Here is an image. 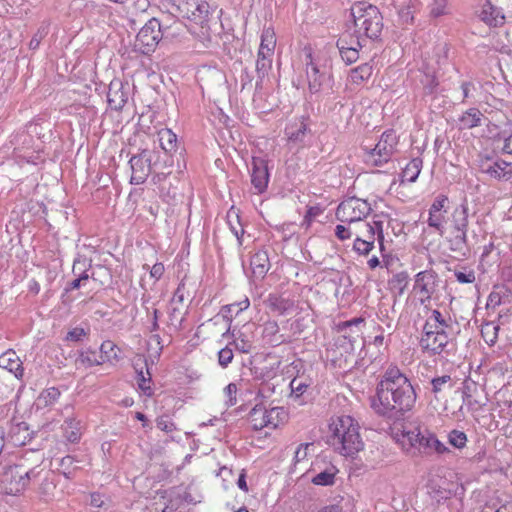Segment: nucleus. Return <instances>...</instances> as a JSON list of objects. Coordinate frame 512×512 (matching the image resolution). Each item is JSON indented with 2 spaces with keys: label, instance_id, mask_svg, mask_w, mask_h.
<instances>
[{
  "label": "nucleus",
  "instance_id": "nucleus-58",
  "mask_svg": "<svg viewBox=\"0 0 512 512\" xmlns=\"http://www.w3.org/2000/svg\"><path fill=\"white\" fill-rule=\"evenodd\" d=\"M449 203V199L445 194H439L435 197L433 203L431 204L428 212H443L447 213V204Z\"/></svg>",
  "mask_w": 512,
  "mask_h": 512
},
{
  "label": "nucleus",
  "instance_id": "nucleus-13",
  "mask_svg": "<svg viewBox=\"0 0 512 512\" xmlns=\"http://www.w3.org/2000/svg\"><path fill=\"white\" fill-rule=\"evenodd\" d=\"M420 347L423 351H427L430 355H445L449 356L455 351L454 343L449 339L448 334L444 328L435 329V334L426 340L420 341Z\"/></svg>",
  "mask_w": 512,
  "mask_h": 512
},
{
  "label": "nucleus",
  "instance_id": "nucleus-44",
  "mask_svg": "<svg viewBox=\"0 0 512 512\" xmlns=\"http://www.w3.org/2000/svg\"><path fill=\"white\" fill-rule=\"evenodd\" d=\"M50 29V21L44 20L41 22L36 33L32 36L29 42V48L35 50L39 47L41 41L48 35Z\"/></svg>",
  "mask_w": 512,
  "mask_h": 512
},
{
  "label": "nucleus",
  "instance_id": "nucleus-6",
  "mask_svg": "<svg viewBox=\"0 0 512 512\" xmlns=\"http://www.w3.org/2000/svg\"><path fill=\"white\" fill-rule=\"evenodd\" d=\"M406 442H403V449L411 457L420 455L429 456L434 452L443 454L448 452V448L440 442L435 434L428 430L421 431L419 428L406 432L404 435Z\"/></svg>",
  "mask_w": 512,
  "mask_h": 512
},
{
  "label": "nucleus",
  "instance_id": "nucleus-63",
  "mask_svg": "<svg viewBox=\"0 0 512 512\" xmlns=\"http://www.w3.org/2000/svg\"><path fill=\"white\" fill-rule=\"evenodd\" d=\"M447 0H433L430 6V15L434 18L445 14Z\"/></svg>",
  "mask_w": 512,
  "mask_h": 512
},
{
  "label": "nucleus",
  "instance_id": "nucleus-27",
  "mask_svg": "<svg viewBox=\"0 0 512 512\" xmlns=\"http://www.w3.org/2000/svg\"><path fill=\"white\" fill-rule=\"evenodd\" d=\"M248 421L251 427L255 431L262 430L265 427H269V416H267V409L261 405H255L248 414Z\"/></svg>",
  "mask_w": 512,
  "mask_h": 512
},
{
  "label": "nucleus",
  "instance_id": "nucleus-61",
  "mask_svg": "<svg viewBox=\"0 0 512 512\" xmlns=\"http://www.w3.org/2000/svg\"><path fill=\"white\" fill-rule=\"evenodd\" d=\"M233 357L232 349L226 346L218 352V363L221 367L226 368L232 362Z\"/></svg>",
  "mask_w": 512,
  "mask_h": 512
},
{
  "label": "nucleus",
  "instance_id": "nucleus-21",
  "mask_svg": "<svg viewBox=\"0 0 512 512\" xmlns=\"http://www.w3.org/2000/svg\"><path fill=\"white\" fill-rule=\"evenodd\" d=\"M479 18L491 27L501 26L505 22V16L502 10L494 6L490 0H485L479 12Z\"/></svg>",
  "mask_w": 512,
  "mask_h": 512
},
{
  "label": "nucleus",
  "instance_id": "nucleus-57",
  "mask_svg": "<svg viewBox=\"0 0 512 512\" xmlns=\"http://www.w3.org/2000/svg\"><path fill=\"white\" fill-rule=\"evenodd\" d=\"M284 411L281 407H273L267 410V416H269V428L275 429L279 426L280 422L283 421Z\"/></svg>",
  "mask_w": 512,
  "mask_h": 512
},
{
  "label": "nucleus",
  "instance_id": "nucleus-5",
  "mask_svg": "<svg viewBox=\"0 0 512 512\" xmlns=\"http://www.w3.org/2000/svg\"><path fill=\"white\" fill-rule=\"evenodd\" d=\"M333 425V444L341 445L339 447L341 454L353 456L363 448L359 425L351 416L339 417Z\"/></svg>",
  "mask_w": 512,
  "mask_h": 512
},
{
  "label": "nucleus",
  "instance_id": "nucleus-17",
  "mask_svg": "<svg viewBox=\"0 0 512 512\" xmlns=\"http://www.w3.org/2000/svg\"><path fill=\"white\" fill-rule=\"evenodd\" d=\"M312 384L313 380L310 376L304 373L297 374L289 384L291 390L290 398L299 405L305 404L311 395Z\"/></svg>",
  "mask_w": 512,
  "mask_h": 512
},
{
  "label": "nucleus",
  "instance_id": "nucleus-52",
  "mask_svg": "<svg viewBox=\"0 0 512 512\" xmlns=\"http://www.w3.org/2000/svg\"><path fill=\"white\" fill-rule=\"evenodd\" d=\"M376 217H377V215L374 216V218H376ZM363 228H365L366 231L369 230L368 228H371V230H372L371 232H373V237L375 238V235H377V240L379 241L381 249H383L384 248L383 222L381 220L374 219L372 224L364 223Z\"/></svg>",
  "mask_w": 512,
  "mask_h": 512
},
{
  "label": "nucleus",
  "instance_id": "nucleus-48",
  "mask_svg": "<svg viewBox=\"0 0 512 512\" xmlns=\"http://www.w3.org/2000/svg\"><path fill=\"white\" fill-rule=\"evenodd\" d=\"M76 362L81 363L85 367H92L103 363L96 351L90 349L82 351Z\"/></svg>",
  "mask_w": 512,
  "mask_h": 512
},
{
  "label": "nucleus",
  "instance_id": "nucleus-34",
  "mask_svg": "<svg viewBox=\"0 0 512 512\" xmlns=\"http://www.w3.org/2000/svg\"><path fill=\"white\" fill-rule=\"evenodd\" d=\"M422 165L423 161L420 157L413 158L402 171V182L404 180L410 183L415 182L421 172Z\"/></svg>",
  "mask_w": 512,
  "mask_h": 512
},
{
  "label": "nucleus",
  "instance_id": "nucleus-10",
  "mask_svg": "<svg viewBox=\"0 0 512 512\" xmlns=\"http://www.w3.org/2000/svg\"><path fill=\"white\" fill-rule=\"evenodd\" d=\"M44 461V453L40 450L26 451L20 458V470L23 472L21 489L26 490L33 482L40 480L44 469L42 463Z\"/></svg>",
  "mask_w": 512,
  "mask_h": 512
},
{
  "label": "nucleus",
  "instance_id": "nucleus-15",
  "mask_svg": "<svg viewBox=\"0 0 512 512\" xmlns=\"http://www.w3.org/2000/svg\"><path fill=\"white\" fill-rule=\"evenodd\" d=\"M480 169L481 172L498 181H508L512 179V163L506 162L500 158L495 161H492L489 157L481 160Z\"/></svg>",
  "mask_w": 512,
  "mask_h": 512
},
{
  "label": "nucleus",
  "instance_id": "nucleus-49",
  "mask_svg": "<svg viewBox=\"0 0 512 512\" xmlns=\"http://www.w3.org/2000/svg\"><path fill=\"white\" fill-rule=\"evenodd\" d=\"M445 214L443 212H429L427 224L429 227L434 228L441 235L444 232V224L446 223Z\"/></svg>",
  "mask_w": 512,
  "mask_h": 512
},
{
  "label": "nucleus",
  "instance_id": "nucleus-4",
  "mask_svg": "<svg viewBox=\"0 0 512 512\" xmlns=\"http://www.w3.org/2000/svg\"><path fill=\"white\" fill-rule=\"evenodd\" d=\"M469 207L466 199L454 208L450 216L451 236L448 238L449 249L460 257L471 254L467 231L469 226Z\"/></svg>",
  "mask_w": 512,
  "mask_h": 512
},
{
  "label": "nucleus",
  "instance_id": "nucleus-35",
  "mask_svg": "<svg viewBox=\"0 0 512 512\" xmlns=\"http://www.w3.org/2000/svg\"><path fill=\"white\" fill-rule=\"evenodd\" d=\"M250 306V301L247 297L239 302L228 304L222 307L221 313L223 318L229 323L232 322L233 313L237 316L240 312L246 310Z\"/></svg>",
  "mask_w": 512,
  "mask_h": 512
},
{
  "label": "nucleus",
  "instance_id": "nucleus-64",
  "mask_svg": "<svg viewBox=\"0 0 512 512\" xmlns=\"http://www.w3.org/2000/svg\"><path fill=\"white\" fill-rule=\"evenodd\" d=\"M156 426L164 432L170 433L176 430V425L167 417L161 416L156 419Z\"/></svg>",
  "mask_w": 512,
  "mask_h": 512
},
{
  "label": "nucleus",
  "instance_id": "nucleus-3",
  "mask_svg": "<svg viewBox=\"0 0 512 512\" xmlns=\"http://www.w3.org/2000/svg\"><path fill=\"white\" fill-rule=\"evenodd\" d=\"M353 29L366 38V41L381 40L384 28L383 16L379 8L365 1L356 2L350 8Z\"/></svg>",
  "mask_w": 512,
  "mask_h": 512
},
{
  "label": "nucleus",
  "instance_id": "nucleus-9",
  "mask_svg": "<svg viewBox=\"0 0 512 512\" xmlns=\"http://www.w3.org/2000/svg\"><path fill=\"white\" fill-rule=\"evenodd\" d=\"M398 144L393 130L385 131L374 148L366 152L365 161L372 166L380 167L388 163Z\"/></svg>",
  "mask_w": 512,
  "mask_h": 512
},
{
  "label": "nucleus",
  "instance_id": "nucleus-14",
  "mask_svg": "<svg viewBox=\"0 0 512 512\" xmlns=\"http://www.w3.org/2000/svg\"><path fill=\"white\" fill-rule=\"evenodd\" d=\"M307 58H309V62L306 63L308 88L311 93H318L330 80V74L326 67L321 68L313 61L311 53L307 55Z\"/></svg>",
  "mask_w": 512,
  "mask_h": 512
},
{
  "label": "nucleus",
  "instance_id": "nucleus-41",
  "mask_svg": "<svg viewBox=\"0 0 512 512\" xmlns=\"http://www.w3.org/2000/svg\"><path fill=\"white\" fill-rule=\"evenodd\" d=\"M368 229V239H362L360 235H357L353 245L354 250L362 255H368L369 252L374 247L375 238L373 237V232H371V228Z\"/></svg>",
  "mask_w": 512,
  "mask_h": 512
},
{
  "label": "nucleus",
  "instance_id": "nucleus-37",
  "mask_svg": "<svg viewBox=\"0 0 512 512\" xmlns=\"http://www.w3.org/2000/svg\"><path fill=\"white\" fill-rule=\"evenodd\" d=\"M363 322H364V319L359 317V318H354L349 321H345L340 325V330H342V331H344L348 328L351 330V333H349L348 335L345 334V335H343V337L345 339L349 340V343H350V346L352 349L354 346V342H356L357 338L360 337V330L358 329V325Z\"/></svg>",
  "mask_w": 512,
  "mask_h": 512
},
{
  "label": "nucleus",
  "instance_id": "nucleus-29",
  "mask_svg": "<svg viewBox=\"0 0 512 512\" xmlns=\"http://www.w3.org/2000/svg\"><path fill=\"white\" fill-rule=\"evenodd\" d=\"M263 338L266 339L271 346H279L287 342L285 336L279 334L278 323L274 320H270L264 323Z\"/></svg>",
  "mask_w": 512,
  "mask_h": 512
},
{
  "label": "nucleus",
  "instance_id": "nucleus-18",
  "mask_svg": "<svg viewBox=\"0 0 512 512\" xmlns=\"http://www.w3.org/2000/svg\"><path fill=\"white\" fill-rule=\"evenodd\" d=\"M251 183L257 193H263L268 186L269 172L267 160L261 157L252 158Z\"/></svg>",
  "mask_w": 512,
  "mask_h": 512
},
{
  "label": "nucleus",
  "instance_id": "nucleus-54",
  "mask_svg": "<svg viewBox=\"0 0 512 512\" xmlns=\"http://www.w3.org/2000/svg\"><path fill=\"white\" fill-rule=\"evenodd\" d=\"M236 330H231V327L229 326L227 331L223 334V337H226L228 334H231V336L234 338V345L237 350H239L242 353H248L252 347L251 343L245 339H240L239 337H236Z\"/></svg>",
  "mask_w": 512,
  "mask_h": 512
},
{
  "label": "nucleus",
  "instance_id": "nucleus-33",
  "mask_svg": "<svg viewBox=\"0 0 512 512\" xmlns=\"http://www.w3.org/2000/svg\"><path fill=\"white\" fill-rule=\"evenodd\" d=\"M309 131L310 129L308 128V125L303 120L296 122L285 129L288 139L293 142H303L307 132Z\"/></svg>",
  "mask_w": 512,
  "mask_h": 512
},
{
  "label": "nucleus",
  "instance_id": "nucleus-40",
  "mask_svg": "<svg viewBox=\"0 0 512 512\" xmlns=\"http://www.w3.org/2000/svg\"><path fill=\"white\" fill-rule=\"evenodd\" d=\"M272 59H273V57L256 60V74H257V80H256V84H255L256 90L262 89V82L272 68Z\"/></svg>",
  "mask_w": 512,
  "mask_h": 512
},
{
  "label": "nucleus",
  "instance_id": "nucleus-60",
  "mask_svg": "<svg viewBox=\"0 0 512 512\" xmlns=\"http://www.w3.org/2000/svg\"><path fill=\"white\" fill-rule=\"evenodd\" d=\"M338 50H339L342 60L348 65L355 63L360 57L359 51L361 49H356V48L351 49V47H346V48L338 49Z\"/></svg>",
  "mask_w": 512,
  "mask_h": 512
},
{
  "label": "nucleus",
  "instance_id": "nucleus-7",
  "mask_svg": "<svg viewBox=\"0 0 512 512\" xmlns=\"http://www.w3.org/2000/svg\"><path fill=\"white\" fill-rule=\"evenodd\" d=\"M179 10L185 17L200 25L201 41L207 45L212 42V34L208 25L211 17V6L206 0H183Z\"/></svg>",
  "mask_w": 512,
  "mask_h": 512
},
{
  "label": "nucleus",
  "instance_id": "nucleus-23",
  "mask_svg": "<svg viewBox=\"0 0 512 512\" xmlns=\"http://www.w3.org/2000/svg\"><path fill=\"white\" fill-rule=\"evenodd\" d=\"M33 434L26 422H19L11 427L9 437L15 446H23L33 438Z\"/></svg>",
  "mask_w": 512,
  "mask_h": 512
},
{
  "label": "nucleus",
  "instance_id": "nucleus-46",
  "mask_svg": "<svg viewBox=\"0 0 512 512\" xmlns=\"http://www.w3.org/2000/svg\"><path fill=\"white\" fill-rule=\"evenodd\" d=\"M118 347L112 341H104L100 346L99 358L104 363L105 361H112L118 359Z\"/></svg>",
  "mask_w": 512,
  "mask_h": 512
},
{
  "label": "nucleus",
  "instance_id": "nucleus-11",
  "mask_svg": "<svg viewBox=\"0 0 512 512\" xmlns=\"http://www.w3.org/2000/svg\"><path fill=\"white\" fill-rule=\"evenodd\" d=\"M372 211L370 204L363 199L350 197L342 201L336 209V218L343 223L361 221Z\"/></svg>",
  "mask_w": 512,
  "mask_h": 512
},
{
  "label": "nucleus",
  "instance_id": "nucleus-39",
  "mask_svg": "<svg viewBox=\"0 0 512 512\" xmlns=\"http://www.w3.org/2000/svg\"><path fill=\"white\" fill-rule=\"evenodd\" d=\"M63 429L65 432V438L71 443H77L80 440V422L73 418H67L64 421Z\"/></svg>",
  "mask_w": 512,
  "mask_h": 512
},
{
  "label": "nucleus",
  "instance_id": "nucleus-24",
  "mask_svg": "<svg viewBox=\"0 0 512 512\" xmlns=\"http://www.w3.org/2000/svg\"><path fill=\"white\" fill-rule=\"evenodd\" d=\"M368 41L363 36L359 35L353 29L352 32L346 30L337 40L336 46L338 49L351 47V49H362L366 47Z\"/></svg>",
  "mask_w": 512,
  "mask_h": 512
},
{
  "label": "nucleus",
  "instance_id": "nucleus-28",
  "mask_svg": "<svg viewBox=\"0 0 512 512\" xmlns=\"http://www.w3.org/2000/svg\"><path fill=\"white\" fill-rule=\"evenodd\" d=\"M266 306L273 313L284 315L294 307V302L277 294H269L265 301Z\"/></svg>",
  "mask_w": 512,
  "mask_h": 512
},
{
  "label": "nucleus",
  "instance_id": "nucleus-12",
  "mask_svg": "<svg viewBox=\"0 0 512 512\" xmlns=\"http://www.w3.org/2000/svg\"><path fill=\"white\" fill-rule=\"evenodd\" d=\"M186 294L187 296H190L189 292H186V277H184L178 284V287L169 302V325L173 326L175 330H181L183 328V322L185 321V316L188 312V306L184 305Z\"/></svg>",
  "mask_w": 512,
  "mask_h": 512
},
{
  "label": "nucleus",
  "instance_id": "nucleus-1",
  "mask_svg": "<svg viewBox=\"0 0 512 512\" xmlns=\"http://www.w3.org/2000/svg\"><path fill=\"white\" fill-rule=\"evenodd\" d=\"M417 393L410 379L396 365H390L380 376L371 408L379 417L397 422L411 412Z\"/></svg>",
  "mask_w": 512,
  "mask_h": 512
},
{
  "label": "nucleus",
  "instance_id": "nucleus-16",
  "mask_svg": "<svg viewBox=\"0 0 512 512\" xmlns=\"http://www.w3.org/2000/svg\"><path fill=\"white\" fill-rule=\"evenodd\" d=\"M130 92L129 84L119 79H114L109 84L107 101L112 110L121 111L128 101Z\"/></svg>",
  "mask_w": 512,
  "mask_h": 512
},
{
  "label": "nucleus",
  "instance_id": "nucleus-8",
  "mask_svg": "<svg viewBox=\"0 0 512 512\" xmlns=\"http://www.w3.org/2000/svg\"><path fill=\"white\" fill-rule=\"evenodd\" d=\"M163 24L156 19L151 18L140 29L134 43L135 51L143 55H149L154 52L159 42L163 39Z\"/></svg>",
  "mask_w": 512,
  "mask_h": 512
},
{
  "label": "nucleus",
  "instance_id": "nucleus-2",
  "mask_svg": "<svg viewBox=\"0 0 512 512\" xmlns=\"http://www.w3.org/2000/svg\"><path fill=\"white\" fill-rule=\"evenodd\" d=\"M131 169L130 183L141 185L152 175V182L157 185L161 196L168 199L176 197V188H166V180L172 174V160L169 156L162 158L161 152L156 149L143 148L129 159Z\"/></svg>",
  "mask_w": 512,
  "mask_h": 512
},
{
  "label": "nucleus",
  "instance_id": "nucleus-51",
  "mask_svg": "<svg viewBox=\"0 0 512 512\" xmlns=\"http://www.w3.org/2000/svg\"><path fill=\"white\" fill-rule=\"evenodd\" d=\"M448 442L453 447L462 449L466 446L467 436L463 431L454 429L448 434Z\"/></svg>",
  "mask_w": 512,
  "mask_h": 512
},
{
  "label": "nucleus",
  "instance_id": "nucleus-47",
  "mask_svg": "<svg viewBox=\"0 0 512 512\" xmlns=\"http://www.w3.org/2000/svg\"><path fill=\"white\" fill-rule=\"evenodd\" d=\"M74 457L67 455L60 460L59 463V471L67 478L72 479L75 476L76 470L79 469L78 466H75Z\"/></svg>",
  "mask_w": 512,
  "mask_h": 512
},
{
  "label": "nucleus",
  "instance_id": "nucleus-26",
  "mask_svg": "<svg viewBox=\"0 0 512 512\" xmlns=\"http://www.w3.org/2000/svg\"><path fill=\"white\" fill-rule=\"evenodd\" d=\"M250 266L255 276L263 278L270 269L267 251L259 250L251 256Z\"/></svg>",
  "mask_w": 512,
  "mask_h": 512
},
{
  "label": "nucleus",
  "instance_id": "nucleus-32",
  "mask_svg": "<svg viewBox=\"0 0 512 512\" xmlns=\"http://www.w3.org/2000/svg\"><path fill=\"white\" fill-rule=\"evenodd\" d=\"M431 505L438 509L439 512H449V500L451 499V491L446 489H437L433 491Z\"/></svg>",
  "mask_w": 512,
  "mask_h": 512
},
{
  "label": "nucleus",
  "instance_id": "nucleus-62",
  "mask_svg": "<svg viewBox=\"0 0 512 512\" xmlns=\"http://www.w3.org/2000/svg\"><path fill=\"white\" fill-rule=\"evenodd\" d=\"M8 380H10L9 374L0 370V400L7 397V394L12 391V388L7 384Z\"/></svg>",
  "mask_w": 512,
  "mask_h": 512
},
{
  "label": "nucleus",
  "instance_id": "nucleus-30",
  "mask_svg": "<svg viewBox=\"0 0 512 512\" xmlns=\"http://www.w3.org/2000/svg\"><path fill=\"white\" fill-rule=\"evenodd\" d=\"M338 473V469L329 464L323 471L315 474L311 478V482L317 486H331L335 482L336 474Z\"/></svg>",
  "mask_w": 512,
  "mask_h": 512
},
{
  "label": "nucleus",
  "instance_id": "nucleus-42",
  "mask_svg": "<svg viewBox=\"0 0 512 512\" xmlns=\"http://www.w3.org/2000/svg\"><path fill=\"white\" fill-rule=\"evenodd\" d=\"M431 392L434 394L435 399H438V394L443 392L446 388H452V378L450 375H442L434 377L430 381Z\"/></svg>",
  "mask_w": 512,
  "mask_h": 512
},
{
  "label": "nucleus",
  "instance_id": "nucleus-50",
  "mask_svg": "<svg viewBox=\"0 0 512 512\" xmlns=\"http://www.w3.org/2000/svg\"><path fill=\"white\" fill-rule=\"evenodd\" d=\"M60 397V391L56 387H50L41 392L38 400L43 403L44 406L54 404Z\"/></svg>",
  "mask_w": 512,
  "mask_h": 512
},
{
  "label": "nucleus",
  "instance_id": "nucleus-55",
  "mask_svg": "<svg viewBox=\"0 0 512 512\" xmlns=\"http://www.w3.org/2000/svg\"><path fill=\"white\" fill-rule=\"evenodd\" d=\"M454 275L461 284H471L475 282V272L469 267H463L462 270H455Z\"/></svg>",
  "mask_w": 512,
  "mask_h": 512
},
{
  "label": "nucleus",
  "instance_id": "nucleus-56",
  "mask_svg": "<svg viewBox=\"0 0 512 512\" xmlns=\"http://www.w3.org/2000/svg\"><path fill=\"white\" fill-rule=\"evenodd\" d=\"M421 83L423 84V90L425 95H431L436 92L437 87L439 85V81L435 75L425 74L421 79Z\"/></svg>",
  "mask_w": 512,
  "mask_h": 512
},
{
  "label": "nucleus",
  "instance_id": "nucleus-25",
  "mask_svg": "<svg viewBox=\"0 0 512 512\" xmlns=\"http://www.w3.org/2000/svg\"><path fill=\"white\" fill-rule=\"evenodd\" d=\"M158 141L161 149L163 150V152H161L162 158H165L166 156L171 158L169 154L177 149V135L168 128L161 129L158 132Z\"/></svg>",
  "mask_w": 512,
  "mask_h": 512
},
{
  "label": "nucleus",
  "instance_id": "nucleus-38",
  "mask_svg": "<svg viewBox=\"0 0 512 512\" xmlns=\"http://www.w3.org/2000/svg\"><path fill=\"white\" fill-rule=\"evenodd\" d=\"M482 113L477 108L468 109L459 119L462 128L471 129L481 125Z\"/></svg>",
  "mask_w": 512,
  "mask_h": 512
},
{
  "label": "nucleus",
  "instance_id": "nucleus-36",
  "mask_svg": "<svg viewBox=\"0 0 512 512\" xmlns=\"http://www.w3.org/2000/svg\"><path fill=\"white\" fill-rule=\"evenodd\" d=\"M409 282V275L406 271L399 272L388 281L390 290L398 296H401Z\"/></svg>",
  "mask_w": 512,
  "mask_h": 512
},
{
  "label": "nucleus",
  "instance_id": "nucleus-45",
  "mask_svg": "<svg viewBox=\"0 0 512 512\" xmlns=\"http://www.w3.org/2000/svg\"><path fill=\"white\" fill-rule=\"evenodd\" d=\"M137 366H138V364L136 363L135 370L137 373L136 380H137L138 387L146 396L151 397L153 395L154 391L151 388V386L147 385V383H149L151 381V374L147 370L148 377H145V375L143 373V366H141L140 369H138Z\"/></svg>",
  "mask_w": 512,
  "mask_h": 512
},
{
  "label": "nucleus",
  "instance_id": "nucleus-31",
  "mask_svg": "<svg viewBox=\"0 0 512 512\" xmlns=\"http://www.w3.org/2000/svg\"><path fill=\"white\" fill-rule=\"evenodd\" d=\"M373 73V66L370 63H363L350 70L349 78L353 84L360 85L367 81Z\"/></svg>",
  "mask_w": 512,
  "mask_h": 512
},
{
  "label": "nucleus",
  "instance_id": "nucleus-53",
  "mask_svg": "<svg viewBox=\"0 0 512 512\" xmlns=\"http://www.w3.org/2000/svg\"><path fill=\"white\" fill-rule=\"evenodd\" d=\"M184 24L179 20H174L171 25H163V39H172L184 31Z\"/></svg>",
  "mask_w": 512,
  "mask_h": 512
},
{
  "label": "nucleus",
  "instance_id": "nucleus-22",
  "mask_svg": "<svg viewBox=\"0 0 512 512\" xmlns=\"http://www.w3.org/2000/svg\"><path fill=\"white\" fill-rule=\"evenodd\" d=\"M437 274L430 270L421 271L415 276V289L425 295L426 299H430L435 292Z\"/></svg>",
  "mask_w": 512,
  "mask_h": 512
},
{
  "label": "nucleus",
  "instance_id": "nucleus-20",
  "mask_svg": "<svg viewBox=\"0 0 512 512\" xmlns=\"http://www.w3.org/2000/svg\"><path fill=\"white\" fill-rule=\"evenodd\" d=\"M0 370H7V373H13L17 379H21L24 374L22 361L16 352L12 349L7 350L0 356Z\"/></svg>",
  "mask_w": 512,
  "mask_h": 512
},
{
  "label": "nucleus",
  "instance_id": "nucleus-19",
  "mask_svg": "<svg viewBox=\"0 0 512 512\" xmlns=\"http://www.w3.org/2000/svg\"><path fill=\"white\" fill-rule=\"evenodd\" d=\"M23 472L20 470V463L4 467L2 483L5 484L6 493L18 495L24 491L21 489Z\"/></svg>",
  "mask_w": 512,
  "mask_h": 512
},
{
  "label": "nucleus",
  "instance_id": "nucleus-59",
  "mask_svg": "<svg viewBox=\"0 0 512 512\" xmlns=\"http://www.w3.org/2000/svg\"><path fill=\"white\" fill-rule=\"evenodd\" d=\"M476 390H477L476 383H474V382L469 383V382L465 381L463 383V388H462L463 402L469 406H472L474 403L478 404L477 401H472L473 392H475Z\"/></svg>",
  "mask_w": 512,
  "mask_h": 512
},
{
  "label": "nucleus",
  "instance_id": "nucleus-43",
  "mask_svg": "<svg viewBox=\"0 0 512 512\" xmlns=\"http://www.w3.org/2000/svg\"><path fill=\"white\" fill-rule=\"evenodd\" d=\"M275 46H276V38H275V33H274L273 29L265 28L261 34V43H260L259 47L264 48V50H266V54L268 56H273Z\"/></svg>",
  "mask_w": 512,
  "mask_h": 512
}]
</instances>
